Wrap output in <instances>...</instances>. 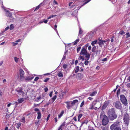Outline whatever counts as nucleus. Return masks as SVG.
<instances>
[{
	"instance_id": "nucleus-59",
	"label": "nucleus",
	"mask_w": 130,
	"mask_h": 130,
	"mask_svg": "<svg viewBox=\"0 0 130 130\" xmlns=\"http://www.w3.org/2000/svg\"><path fill=\"white\" fill-rule=\"evenodd\" d=\"M53 93V91H51L50 92L49 94V96L50 97H51L52 96V94Z\"/></svg>"
},
{
	"instance_id": "nucleus-55",
	"label": "nucleus",
	"mask_w": 130,
	"mask_h": 130,
	"mask_svg": "<svg viewBox=\"0 0 130 130\" xmlns=\"http://www.w3.org/2000/svg\"><path fill=\"white\" fill-rule=\"evenodd\" d=\"M43 22L45 23H47V22L48 20H45V19L43 20Z\"/></svg>"
},
{
	"instance_id": "nucleus-45",
	"label": "nucleus",
	"mask_w": 130,
	"mask_h": 130,
	"mask_svg": "<svg viewBox=\"0 0 130 130\" xmlns=\"http://www.w3.org/2000/svg\"><path fill=\"white\" fill-rule=\"evenodd\" d=\"M50 116H51V115L50 114L48 115V116H47V117L46 119V120L47 121H48V120L49 119V118L50 117Z\"/></svg>"
},
{
	"instance_id": "nucleus-61",
	"label": "nucleus",
	"mask_w": 130,
	"mask_h": 130,
	"mask_svg": "<svg viewBox=\"0 0 130 130\" xmlns=\"http://www.w3.org/2000/svg\"><path fill=\"white\" fill-rule=\"evenodd\" d=\"M107 60V58H104L103 59H102V61H106Z\"/></svg>"
},
{
	"instance_id": "nucleus-2",
	"label": "nucleus",
	"mask_w": 130,
	"mask_h": 130,
	"mask_svg": "<svg viewBox=\"0 0 130 130\" xmlns=\"http://www.w3.org/2000/svg\"><path fill=\"white\" fill-rule=\"evenodd\" d=\"M80 54V55L79 56L78 58L79 60H85V57L84 56H85L86 58H87V60H88L90 58V54L88 53L87 49L84 48H82Z\"/></svg>"
},
{
	"instance_id": "nucleus-52",
	"label": "nucleus",
	"mask_w": 130,
	"mask_h": 130,
	"mask_svg": "<svg viewBox=\"0 0 130 130\" xmlns=\"http://www.w3.org/2000/svg\"><path fill=\"white\" fill-rule=\"evenodd\" d=\"M84 101H83L82 103H81L80 105V107H82L84 105Z\"/></svg>"
},
{
	"instance_id": "nucleus-7",
	"label": "nucleus",
	"mask_w": 130,
	"mask_h": 130,
	"mask_svg": "<svg viewBox=\"0 0 130 130\" xmlns=\"http://www.w3.org/2000/svg\"><path fill=\"white\" fill-rule=\"evenodd\" d=\"M123 120L125 124H127L129 123V115L128 114L126 113L124 115Z\"/></svg>"
},
{
	"instance_id": "nucleus-21",
	"label": "nucleus",
	"mask_w": 130,
	"mask_h": 130,
	"mask_svg": "<svg viewBox=\"0 0 130 130\" xmlns=\"http://www.w3.org/2000/svg\"><path fill=\"white\" fill-rule=\"evenodd\" d=\"M37 114L38 116L37 119L39 120L41 118V112L40 111H38L37 112Z\"/></svg>"
},
{
	"instance_id": "nucleus-19",
	"label": "nucleus",
	"mask_w": 130,
	"mask_h": 130,
	"mask_svg": "<svg viewBox=\"0 0 130 130\" xmlns=\"http://www.w3.org/2000/svg\"><path fill=\"white\" fill-rule=\"evenodd\" d=\"M34 78V77L32 76H28L26 77L25 78V80L26 81H27L31 80H32Z\"/></svg>"
},
{
	"instance_id": "nucleus-51",
	"label": "nucleus",
	"mask_w": 130,
	"mask_h": 130,
	"mask_svg": "<svg viewBox=\"0 0 130 130\" xmlns=\"http://www.w3.org/2000/svg\"><path fill=\"white\" fill-rule=\"evenodd\" d=\"M51 75L52 74L51 73H47L44 74L45 75Z\"/></svg>"
},
{
	"instance_id": "nucleus-16",
	"label": "nucleus",
	"mask_w": 130,
	"mask_h": 130,
	"mask_svg": "<svg viewBox=\"0 0 130 130\" xmlns=\"http://www.w3.org/2000/svg\"><path fill=\"white\" fill-rule=\"evenodd\" d=\"M109 113L111 114H112L113 113L114 114V113H115L114 109L112 108L111 109L109 110H108V116H109Z\"/></svg>"
},
{
	"instance_id": "nucleus-33",
	"label": "nucleus",
	"mask_w": 130,
	"mask_h": 130,
	"mask_svg": "<svg viewBox=\"0 0 130 130\" xmlns=\"http://www.w3.org/2000/svg\"><path fill=\"white\" fill-rule=\"evenodd\" d=\"M14 61L16 63H18L19 60V58H17V57H15L14 58Z\"/></svg>"
},
{
	"instance_id": "nucleus-32",
	"label": "nucleus",
	"mask_w": 130,
	"mask_h": 130,
	"mask_svg": "<svg viewBox=\"0 0 130 130\" xmlns=\"http://www.w3.org/2000/svg\"><path fill=\"white\" fill-rule=\"evenodd\" d=\"M58 76L59 77H62L63 75L62 72H59L58 74Z\"/></svg>"
},
{
	"instance_id": "nucleus-26",
	"label": "nucleus",
	"mask_w": 130,
	"mask_h": 130,
	"mask_svg": "<svg viewBox=\"0 0 130 130\" xmlns=\"http://www.w3.org/2000/svg\"><path fill=\"white\" fill-rule=\"evenodd\" d=\"M83 116V114L82 113L79 114L78 117V121H79L80 118L82 117Z\"/></svg>"
},
{
	"instance_id": "nucleus-20",
	"label": "nucleus",
	"mask_w": 130,
	"mask_h": 130,
	"mask_svg": "<svg viewBox=\"0 0 130 130\" xmlns=\"http://www.w3.org/2000/svg\"><path fill=\"white\" fill-rule=\"evenodd\" d=\"M78 101V100H73V101H71V106H73L76 103H77Z\"/></svg>"
},
{
	"instance_id": "nucleus-42",
	"label": "nucleus",
	"mask_w": 130,
	"mask_h": 130,
	"mask_svg": "<svg viewBox=\"0 0 130 130\" xmlns=\"http://www.w3.org/2000/svg\"><path fill=\"white\" fill-rule=\"evenodd\" d=\"M39 121H38L35 122V123L36 124V126H38L39 125Z\"/></svg>"
},
{
	"instance_id": "nucleus-24",
	"label": "nucleus",
	"mask_w": 130,
	"mask_h": 130,
	"mask_svg": "<svg viewBox=\"0 0 130 130\" xmlns=\"http://www.w3.org/2000/svg\"><path fill=\"white\" fill-rule=\"evenodd\" d=\"M18 101L19 103H21L23 102L24 101V99L23 98H20L18 100Z\"/></svg>"
},
{
	"instance_id": "nucleus-56",
	"label": "nucleus",
	"mask_w": 130,
	"mask_h": 130,
	"mask_svg": "<svg viewBox=\"0 0 130 130\" xmlns=\"http://www.w3.org/2000/svg\"><path fill=\"white\" fill-rule=\"evenodd\" d=\"M78 76L79 77H82L83 76V75L81 73H78Z\"/></svg>"
},
{
	"instance_id": "nucleus-63",
	"label": "nucleus",
	"mask_w": 130,
	"mask_h": 130,
	"mask_svg": "<svg viewBox=\"0 0 130 130\" xmlns=\"http://www.w3.org/2000/svg\"><path fill=\"white\" fill-rule=\"evenodd\" d=\"M83 67H81L80 68V71L81 72H82L83 71Z\"/></svg>"
},
{
	"instance_id": "nucleus-10",
	"label": "nucleus",
	"mask_w": 130,
	"mask_h": 130,
	"mask_svg": "<svg viewBox=\"0 0 130 130\" xmlns=\"http://www.w3.org/2000/svg\"><path fill=\"white\" fill-rule=\"evenodd\" d=\"M20 74V79L21 80H23L24 79V72L23 70L22 69L19 70Z\"/></svg>"
},
{
	"instance_id": "nucleus-43",
	"label": "nucleus",
	"mask_w": 130,
	"mask_h": 130,
	"mask_svg": "<svg viewBox=\"0 0 130 130\" xmlns=\"http://www.w3.org/2000/svg\"><path fill=\"white\" fill-rule=\"evenodd\" d=\"M65 125V124L64 123H63L59 127L60 128H62V127L63 126H64Z\"/></svg>"
},
{
	"instance_id": "nucleus-9",
	"label": "nucleus",
	"mask_w": 130,
	"mask_h": 130,
	"mask_svg": "<svg viewBox=\"0 0 130 130\" xmlns=\"http://www.w3.org/2000/svg\"><path fill=\"white\" fill-rule=\"evenodd\" d=\"M97 102V100H96L93 101L91 106H90V109L91 110L93 109H94L95 110H97L98 109V108L96 106L95 107V106Z\"/></svg>"
},
{
	"instance_id": "nucleus-34",
	"label": "nucleus",
	"mask_w": 130,
	"mask_h": 130,
	"mask_svg": "<svg viewBox=\"0 0 130 130\" xmlns=\"http://www.w3.org/2000/svg\"><path fill=\"white\" fill-rule=\"evenodd\" d=\"M96 47L95 46H94L92 49V52H95L96 51Z\"/></svg>"
},
{
	"instance_id": "nucleus-35",
	"label": "nucleus",
	"mask_w": 130,
	"mask_h": 130,
	"mask_svg": "<svg viewBox=\"0 0 130 130\" xmlns=\"http://www.w3.org/2000/svg\"><path fill=\"white\" fill-rule=\"evenodd\" d=\"M21 125V123H18L16 124V126L17 128L18 129L19 128Z\"/></svg>"
},
{
	"instance_id": "nucleus-12",
	"label": "nucleus",
	"mask_w": 130,
	"mask_h": 130,
	"mask_svg": "<svg viewBox=\"0 0 130 130\" xmlns=\"http://www.w3.org/2000/svg\"><path fill=\"white\" fill-rule=\"evenodd\" d=\"M108 117L111 120H113L117 118V116L115 113L114 114L113 113L112 114H111L109 113Z\"/></svg>"
},
{
	"instance_id": "nucleus-15",
	"label": "nucleus",
	"mask_w": 130,
	"mask_h": 130,
	"mask_svg": "<svg viewBox=\"0 0 130 130\" xmlns=\"http://www.w3.org/2000/svg\"><path fill=\"white\" fill-rule=\"evenodd\" d=\"M79 34L77 37V38H82V37L81 35L83 33V31L82 30L81 28L80 27H79Z\"/></svg>"
},
{
	"instance_id": "nucleus-64",
	"label": "nucleus",
	"mask_w": 130,
	"mask_h": 130,
	"mask_svg": "<svg viewBox=\"0 0 130 130\" xmlns=\"http://www.w3.org/2000/svg\"><path fill=\"white\" fill-rule=\"evenodd\" d=\"M102 129L103 130H108V129L107 127H103Z\"/></svg>"
},
{
	"instance_id": "nucleus-11",
	"label": "nucleus",
	"mask_w": 130,
	"mask_h": 130,
	"mask_svg": "<svg viewBox=\"0 0 130 130\" xmlns=\"http://www.w3.org/2000/svg\"><path fill=\"white\" fill-rule=\"evenodd\" d=\"M23 89L21 87H18L15 89V91L17 92L20 93L22 95H23L24 94V92L23 91Z\"/></svg>"
},
{
	"instance_id": "nucleus-46",
	"label": "nucleus",
	"mask_w": 130,
	"mask_h": 130,
	"mask_svg": "<svg viewBox=\"0 0 130 130\" xmlns=\"http://www.w3.org/2000/svg\"><path fill=\"white\" fill-rule=\"evenodd\" d=\"M66 58V56L65 55H63V58L61 60V62H62V61L64 60Z\"/></svg>"
},
{
	"instance_id": "nucleus-27",
	"label": "nucleus",
	"mask_w": 130,
	"mask_h": 130,
	"mask_svg": "<svg viewBox=\"0 0 130 130\" xmlns=\"http://www.w3.org/2000/svg\"><path fill=\"white\" fill-rule=\"evenodd\" d=\"M79 38H78V39L76 40L74 42V45H76L77 43L79 42Z\"/></svg>"
},
{
	"instance_id": "nucleus-50",
	"label": "nucleus",
	"mask_w": 130,
	"mask_h": 130,
	"mask_svg": "<svg viewBox=\"0 0 130 130\" xmlns=\"http://www.w3.org/2000/svg\"><path fill=\"white\" fill-rule=\"evenodd\" d=\"M44 90L45 92H46L48 91V89L47 87H45L44 88Z\"/></svg>"
},
{
	"instance_id": "nucleus-60",
	"label": "nucleus",
	"mask_w": 130,
	"mask_h": 130,
	"mask_svg": "<svg viewBox=\"0 0 130 130\" xmlns=\"http://www.w3.org/2000/svg\"><path fill=\"white\" fill-rule=\"evenodd\" d=\"M27 35V33L26 32H25L24 35L23 36V37H24L23 39L25 38L26 36Z\"/></svg>"
},
{
	"instance_id": "nucleus-38",
	"label": "nucleus",
	"mask_w": 130,
	"mask_h": 130,
	"mask_svg": "<svg viewBox=\"0 0 130 130\" xmlns=\"http://www.w3.org/2000/svg\"><path fill=\"white\" fill-rule=\"evenodd\" d=\"M63 68L64 69H66L67 67V65L66 64H63Z\"/></svg>"
},
{
	"instance_id": "nucleus-49",
	"label": "nucleus",
	"mask_w": 130,
	"mask_h": 130,
	"mask_svg": "<svg viewBox=\"0 0 130 130\" xmlns=\"http://www.w3.org/2000/svg\"><path fill=\"white\" fill-rule=\"evenodd\" d=\"M126 35L127 36L126 38H128L130 36V33L129 34V32L127 33L126 34Z\"/></svg>"
},
{
	"instance_id": "nucleus-57",
	"label": "nucleus",
	"mask_w": 130,
	"mask_h": 130,
	"mask_svg": "<svg viewBox=\"0 0 130 130\" xmlns=\"http://www.w3.org/2000/svg\"><path fill=\"white\" fill-rule=\"evenodd\" d=\"M18 44V42H16V41L14 42L13 43V45L15 46L16 45H17Z\"/></svg>"
},
{
	"instance_id": "nucleus-31",
	"label": "nucleus",
	"mask_w": 130,
	"mask_h": 130,
	"mask_svg": "<svg viewBox=\"0 0 130 130\" xmlns=\"http://www.w3.org/2000/svg\"><path fill=\"white\" fill-rule=\"evenodd\" d=\"M9 28V26H7L6 27L5 29L2 31V33H4V32H5Z\"/></svg>"
},
{
	"instance_id": "nucleus-58",
	"label": "nucleus",
	"mask_w": 130,
	"mask_h": 130,
	"mask_svg": "<svg viewBox=\"0 0 130 130\" xmlns=\"http://www.w3.org/2000/svg\"><path fill=\"white\" fill-rule=\"evenodd\" d=\"M44 4L43 2L40 3L38 6H39V7L41 6H42Z\"/></svg>"
},
{
	"instance_id": "nucleus-4",
	"label": "nucleus",
	"mask_w": 130,
	"mask_h": 130,
	"mask_svg": "<svg viewBox=\"0 0 130 130\" xmlns=\"http://www.w3.org/2000/svg\"><path fill=\"white\" fill-rule=\"evenodd\" d=\"M120 122L118 121H117L112 124L110 126V129L111 130H119Z\"/></svg>"
},
{
	"instance_id": "nucleus-1",
	"label": "nucleus",
	"mask_w": 130,
	"mask_h": 130,
	"mask_svg": "<svg viewBox=\"0 0 130 130\" xmlns=\"http://www.w3.org/2000/svg\"><path fill=\"white\" fill-rule=\"evenodd\" d=\"M91 0H87V2H85L83 4H82V2L85 1L86 0H74V2L72 6H75V12L76 13H77L78 10L83 6L86 4Z\"/></svg>"
},
{
	"instance_id": "nucleus-23",
	"label": "nucleus",
	"mask_w": 130,
	"mask_h": 130,
	"mask_svg": "<svg viewBox=\"0 0 130 130\" xmlns=\"http://www.w3.org/2000/svg\"><path fill=\"white\" fill-rule=\"evenodd\" d=\"M75 73H77L79 70V67L78 66H77L75 67Z\"/></svg>"
},
{
	"instance_id": "nucleus-28",
	"label": "nucleus",
	"mask_w": 130,
	"mask_h": 130,
	"mask_svg": "<svg viewBox=\"0 0 130 130\" xmlns=\"http://www.w3.org/2000/svg\"><path fill=\"white\" fill-rule=\"evenodd\" d=\"M9 29L10 30H12L14 28L13 25V24H11L10 25V27H9Z\"/></svg>"
},
{
	"instance_id": "nucleus-48",
	"label": "nucleus",
	"mask_w": 130,
	"mask_h": 130,
	"mask_svg": "<svg viewBox=\"0 0 130 130\" xmlns=\"http://www.w3.org/2000/svg\"><path fill=\"white\" fill-rule=\"evenodd\" d=\"M39 79V77H36L34 79V81L36 82Z\"/></svg>"
},
{
	"instance_id": "nucleus-8",
	"label": "nucleus",
	"mask_w": 130,
	"mask_h": 130,
	"mask_svg": "<svg viewBox=\"0 0 130 130\" xmlns=\"http://www.w3.org/2000/svg\"><path fill=\"white\" fill-rule=\"evenodd\" d=\"M114 105L117 109H121V104L119 101H117L115 102Z\"/></svg>"
},
{
	"instance_id": "nucleus-6",
	"label": "nucleus",
	"mask_w": 130,
	"mask_h": 130,
	"mask_svg": "<svg viewBox=\"0 0 130 130\" xmlns=\"http://www.w3.org/2000/svg\"><path fill=\"white\" fill-rule=\"evenodd\" d=\"M4 12L6 16L9 17L11 20L14 19V18L12 16V13L11 12L6 9H4Z\"/></svg>"
},
{
	"instance_id": "nucleus-37",
	"label": "nucleus",
	"mask_w": 130,
	"mask_h": 130,
	"mask_svg": "<svg viewBox=\"0 0 130 130\" xmlns=\"http://www.w3.org/2000/svg\"><path fill=\"white\" fill-rule=\"evenodd\" d=\"M21 119L22 120V121H21L23 123H25V118L24 117H23Z\"/></svg>"
},
{
	"instance_id": "nucleus-40",
	"label": "nucleus",
	"mask_w": 130,
	"mask_h": 130,
	"mask_svg": "<svg viewBox=\"0 0 130 130\" xmlns=\"http://www.w3.org/2000/svg\"><path fill=\"white\" fill-rule=\"evenodd\" d=\"M50 78H46L45 79L44 81V82H47L48 80H50Z\"/></svg>"
},
{
	"instance_id": "nucleus-62",
	"label": "nucleus",
	"mask_w": 130,
	"mask_h": 130,
	"mask_svg": "<svg viewBox=\"0 0 130 130\" xmlns=\"http://www.w3.org/2000/svg\"><path fill=\"white\" fill-rule=\"evenodd\" d=\"M126 86L128 88L130 87V83H128L126 84Z\"/></svg>"
},
{
	"instance_id": "nucleus-18",
	"label": "nucleus",
	"mask_w": 130,
	"mask_h": 130,
	"mask_svg": "<svg viewBox=\"0 0 130 130\" xmlns=\"http://www.w3.org/2000/svg\"><path fill=\"white\" fill-rule=\"evenodd\" d=\"M110 102V101H108L106 102H105L103 106V108H106V107L109 104Z\"/></svg>"
},
{
	"instance_id": "nucleus-22",
	"label": "nucleus",
	"mask_w": 130,
	"mask_h": 130,
	"mask_svg": "<svg viewBox=\"0 0 130 130\" xmlns=\"http://www.w3.org/2000/svg\"><path fill=\"white\" fill-rule=\"evenodd\" d=\"M97 92L96 91L93 92H92L90 93V96H95Z\"/></svg>"
},
{
	"instance_id": "nucleus-30",
	"label": "nucleus",
	"mask_w": 130,
	"mask_h": 130,
	"mask_svg": "<svg viewBox=\"0 0 130 130\" xmlns=\"http://www.w3.org/2000/svg\"><path fill=\"white\" fill-rule=\"evenodd\" d=\"M85 64L86 65H87L89 63V62L88 61V60H87V58H86V59H85Z\"/></svg>"
},
{
	"instance_id": "nucleus-14",
	"label": "nucleus",
	"mask_w": 130,
	"mask_h": 130,
	"mask_svg": "<svg viewBox=\"0 0 130 130\" xmlns=\"http://www.w3.org/2000/svg\"><path fill=\"white\" fill-rule=\"evenodd\" d=\"M57 96L56 95H54L53 97L49 101V103L52 104L53 103L55 100L56 99Z\"/></svg>"
},
{
	"instance_id": "nucleus-13",
	"label": "nucleus",
	"mask_w": 130,
	"mask_h": 130,
	"mask_svg": "<svg viewBox=\"0 0 130 130\" xmlns=\"http://www.w3.org/2000/svg\"><path fill=\"white\" fill-rule=\"evenodd\" d=\"M99 40V42L98 43L99 44L100 47H102L104 45V43L106 42V41H103L100 39H98V40Z\"/></svg>"
},
{
	"instance_id": "nucleus-36",
	"label": "nucleus",
	"mask_w": 130,
	"mask_h": 130,
	"mask_svg": "<svg viewBox=\"0 0 130 130\" xmlns=\"http://www.w3.org/2000/svg\"><path fill=\"white\" fill-rule=\"evenodd\" d=\"M89 46V44L87 43L84 46H83L82 48L87 49L88 47Z\"/></svg>"
},
{
	"instance_id": "nucleus-39",
	"label": "nucleus",
	"mask_w": 130,
	"mask_h": 130,
	"mask_svg": "<svg viewBox=\"0 0 130 130\" xmlns=\"http://www.w3.org/2000/svg\"><path fill=\"white\" fill-rule=\"evenodd\" d=\"M40 105V104H36L35 103H34V107H37V106L38 107Z\"/></svg>"
},
{
	"instance_id": "nucleus-53",
	"label": "nucleus",
	"mask_w": 130,
	"mask_h": 130,
	"mask_svg": "<svg viewBox=\"0 0 130 130\" xmlns=\"http://www.w3.org/2000/svg\"><path fill=\"white\" fill-rule=\"evenodd\" d=\"M34 111H40L39 109L37 108H35L34 109Z\"/></svg>"
},
{
	"instance_id": "nucleus-54",
	"label": "nucleus",
	"mask_w": 130,
	"mask_h": 130,
	"mask_svg": "<svg viewBox=\"0 0 130 130\" xmlns=\"http://www.w3.org/2000/svg\"><path fill=\"white\" fill-rule=\"evenodd\" d=\"M119 33L121 35H123L125 33V32L123 31H121Z\"/></svg>"
},
{
	"instance_id": "nucleus-25",
	"label": "nucleus",
	"mask_w": 130,
	"mask_h": 130,
	"mask_svg": "<svg viewBox=\"0 0 130 130\" xmlns=\"http://www.w3.org/2000/svg\"><path fill=\"white\" fill-rule=\"evenodd\" d=\"M64 111L63 110H62L61 112L60 113L59 115H58V118H60L63 115L64 113Z\"/></svg>"
},
{
	"instance_id": "nucleus-47",
	"label": "nucleus",
	"mask_w": 130,
	"mask_h": 130,
	"mask_svg": "<svg viewBox=\"0 0 130 130\" xmlns=\"http://www.w3.org/2000/svg\"><path fill=\"white\" fill-rule=\"evenodd\" d=\"M93 33L92 32H91L89 33V37H92V35L93 34Z\"/></svg>"
},
{
	"instance_id": "nucleus-44",
	"label": "nucleus",
	"mask_w": 130,
	"mask_h": 130,
	"mask_svg": "<svg viewBox=\"0 0 130 130\" xmlns=\"http://www.w3.org/2000/svg\"><path fill=\"white\" fill-rule=\"evenodd\" d=\"M81 48V47H79L78 48H77V53H78L79 52V51H80V50Z\"/></svg>"
},
{
	"instance_id": "nucleus-29",
	"label": "nucleus",
	"mask_w": 130,
	"mask_h": 130,
	"mask_svg": "<svg viewBox=\"0 0 130 130\" xmlns=\"http://www.w3.org/2000/svg\"><path fill=\"white\" fill-rule=\"evenodd\" d=\"M97 42V40H95L94 41H93L91 43V44L92 46H94V45Z\"/></svg>"
},
{
	"instance_id": "nucleus-3",
	"label": "nucleus",
	"mask_w": 130,
	"mask_h": 130,
	"mask_svg": "<svg viewBox=\"0 0 130 130\" xmlns=\"http://www.w3.org/2000/svg\"><path fill=\"white\" fill-rule=\"evenodd\" d=\"M100 118H103L102 124L104 125H106L108 122L109 120L107 117L104 115L103 111L101 112L100 115Z\"/></svg>"
},
{
	"instance_id": "nucleus-17",
	"label": "nucleus",
	"mask_w": 130,
	"mask_h": 130,
	"mask_svg": "<svg viewBox=\"0 0 130 130\" xmlns=\"http://www.w3.org/2000/svg\"><path fill=\"white\" fill-rule=\"evenodd\" d=\"M71 102H65V103H66L67 105L66 107L68 109H69L72 106H71V105L70 104Z\"/></svg>"
},
{
	"instance_id": "nucleus-41",
	"label": "nucleus",
	"mask_w": 130,
	"mask_h": 130,
	"mask_svg": "<svg viewBox=\"0 0 130 130\" xmlns=\"http://www.w3.org/2000/svg\"><path fill=\"white\" fill-rule=\"evenodd\" d=\"M40 8V7L39 6H38L37 7H36L34 9V11H35L37 10H38Z\"/></svg>"
},
{
	"instance_id": "nucleus-5",
	"label": "nucleus",
	"mask_w": 130,
	"mask_h": 130,
	"mask_svg": "<svg viewBox=\"0 0 130 130\" xmlns=\"http://www.w3.org/2000/svg\"><path fill=\"white\" fill-rule=\"evenodd\" d=\"M120 100L123 104L125 106H127L128 104L127 101L125 96L123 95H121L120 96Z\"/></svg>"
}]
</instances>
